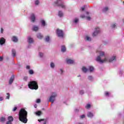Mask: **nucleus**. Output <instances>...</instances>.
I'll return each instance as SVG.
<instances>
[{
    "label": "nucleus",
    "mask_w": 124,
    "mask_h": 124,
    "mask_svg": "<svg viewBox=\"0 0 124 124\" xmlns=\"http://www.w3.org/2000/svg\"><path fill=\"white\" fill-rule=\"evenodd\" d=\"M18 119L23 124L28 123V112L24 108H21L18 113Z\"/></svg>",
    "instance_id": "1"
},
{
    "label": "nucleus",
    "mask_w": 124,
    "mask_h": 124,
    "mask_svg": "<svg viewBox=\"0 0 124 124\" xmlns=\"http://www.w3.org/2000/svg\"><path fill=\"white\" fill-rule=\"evenodd\" d=\"M117 60V56L113 55L110 56L109 58L105 57L104 60H100V58L98 57L97 61L100 62L101 63H103L104 62H116Z\"/></svg>",
    "instance_id": "2"
},
{
    "label": "nucleus",
    "mask_w": 124,
    "mask_h": 124,
    "mask_svg": "<svg viewBox=\"0 0 124 124\" xmlns=\"http://www.w3.org/2000/svg\"><path fill=\"white\" fill-rule=\"evenodd\" d=\"M28 87L31 90H37L38 89V84L37 81H30L28 84Z\"/></svg>",
    "instance_id": "3"
},
{
    "label": "nucleus",
    "mask_w": 124,
    "mask_h": 124,
    "mask_svg": "<svg viewBox=\"0 0 124 124\" xmlns=\"http://www.w3.org/2000/svg\"><path fill=\"white\" fill-rule=\"evenodd\" d=\"M97 52H99V56H98L96 57V62H100V63H101V62H100V61L97 60L98 58V57L100 58V61H103V60H104V59H102V57H104V59H105V58H107V57L106 56L105 52H104L103 51H98V50H97Z\"/></svg>",
    "instance_id": "4"
},
{
    "label": "nucleus",
    "mask_w": 124,
    "mask_h": 124,
    "mask_svg": "<svg viewBox=\"0 0 124 124\" xmlns=\"http://www.w3.org/2000/svg\"><path fill=\"white\" fill-rule=\"evenodd\" d=\"M54 4L57 6H59V7H61V8H65V5H64L63 0H57L54 2Z\"/></svg>",
    "instance_id": "5"
},
{
    "label": "nucleus",
    "mask_w": 124,
    "mask_h": 124,
    "mask_svg": "<svg viewBox=\"0 0 124 124\" xmlns=\"http://www.w3.org/2000/svg\"><path fill=\"white\" fill-rule=\"evenodd\" d=\"M57 96H58V93H57L52 92L51 93V96L49 97V101H50L52 103H54L56 99V97H57Z\"/></svg>",
    "instance_id": "6"
},
{
    "label": "nucleus",
    "mask_w": 124,
    "mask_h": 124,
    "mask_svg": "<svg viewBox=\"0 0 124 124\" xmlns=\"http://www.w3.org/2000/svg\"><path fill=\"white\" fill-rule=\"evenodd\" d=\"M56 33L58 37H61L62 38L63 37V31L61 29H57Z\"/></svg>",
    "instance_id": "7"
},
{
    "label": "nucleus",
    "mask_w": 124,
    "mask_h": 124,
    "mask_svg": "<svg viewBox=\"0 0 124 124\" xmlns=\"http://www.w3.org/2000/svg\"><path fill=\"white\" fill-rule=\"evenodd\" d=\"M99 33H100V28H99L98 27H96L95 28V30L93 31L92 35L93 36H96V35H97V34Z\"/></svg>",
    "instance_id": "8"
},
{
    "label": "nucleus",
    "mask_w": 124,
    "mask_h": 124,
    "mask_svg": "<svg viewBox=\"0 0 124 124\" xmlns=\"http://www.w3.org/2000/svg\"><path fill=\"white\" fill-rule=\"evenodd\" d=\"M87 116L88 118H90V119H93V117H94V113L92 111H88Z\"/></svg>",
    "instance_id": "9"
},
{
    "label": "nucleus",
    "mask_w": 124,
    "mask_h": 124,
    "mask_svg": "<svg viewBox=\"0 0 124 124\" xmlns=\"http://www.w3.org/2000/svg\"><path fill=\"white\" fill-rule=\"evenodd\" d=\"M66 62L68 64H73V63H74V60L70 59H67L66 60Z\"/></svg>",
    "instance_id": "10"
},
{
    "label": "nucleus",
    "mask_w": 124,
    "mask_h": 124,
    "mask_svg": "<svg viewBox=\"0 0 124 124\" xmlns=\"http://www.w3.org/2000/svg\"><path fill=\"white\" fill-rule=\"evenodd\" d=\"M30 19H31V21L32 22V23H34V22H35V19H36L35 14H32L31 15Z\"/></svg>",
    "instance_id": "11"
},
{
    "label": "nucleus",
    "mask_w": 124,
    "mask_h": 124,
    "mask_svg": "<svg viewBox=\"0 0 124 124\" xmlns=\"http://www.w3.org/2000/svg\"><path fill=\"white\" fill-rule=\"evenodd\" d=\"M39 30V26L34 25L32 27V31H37Z\"/></svg>",
    "instance_id": "12"
},
{
    "label": "nucleus",
    "mask_w": 124,
    "mask_h": 124,
    "mask_svg": "<svg viewBox=\"0 0 124 124\" xmlns=\"http://www.w3.org/2000/svg\"><path fill=\"white\" fill-rule=\"evenodd\" d=\"M4 43H5V39H4L3 37H1L0 39V45L2 46Z\"/></svg>",
    "instance_id": "13"
},
{
    "label": "nucleus",
    "mask_w": 124,
    "mask_h": 124,
    "mask_svg": "<svg viewBox=\"0 0 124 124\" xmlns=\"http://www.w3.org/2000/svg\"><path fill=\"white\" fill-rule=\"evenodd\" d=\"M28 41L30 44H31L32 43H33V39H32V38H31V37L29 36L28 38Z\"/></svg>",
    "instance_id": "14"
},
{
    "label": "nucleus",
    "mask_w": 124,
    "mask_h": 124,
    "mask_svg": "<svg viewBox=\"0 0 124 124\" xmlns=\"http://www.w3.org/2000/svg\"><path fill=\"white\" fill-rule=\"evenodd\" d=\"M41 23L42 25V27H46L47 26V24H46V21L44 19L41 20Z\"/></svg>",
    "instance_id": "15"
},
{
    "label": "nucleus",
    "mask_w": 124,
    "mask_h": 124,
    "mask_svg": "<svg viewBox=\"0 0 124 124\" xmlns=\"http://www.w3.org/2000/svg\"><path fill=\"white\" fill-rule=\"evenodd\" d=\"M36 36L38 39H42V38H43V35L40 33H38L36 35Z\"/></svg>",
    "instance_id": "16"
},
{
    "label": "nucleus",
    "mask_w": 124,
    "mask_h": 124,
    "mask_svg": "<svg viewBox=\"0 0 124 124\" xmlns=\"http://www.w3.org/2000/svg\"><path fill=\"white\" fill-rule=\"evenodd\" d=\"M85 40L86 41H92V38L89 35H86L84 38Z\"/></svg>",
    "instance_id": "17"
},
{
    "label": "nucleus",
    "mask_w": 124,
    "mask_h": 124,
    "mask_svg": "<svg viewBox=\"0 0 124 124\" xmlns=\"http://www.w3.org/2000/svg\"><path fill=\"white\" fill-rule=\"evenodd\" d=\"M12 40L13 42H18V37L15 36H13L12 37Z\"/></svg>",
    "instance_id": "18"
},
{
    "label": "nucleus",
    "mask_w": 124,
    "mask_h": 124,
    "mask_svg": "<svg viewBox=\"0 0 124 124\" xmlns=\"http://www.w3.org/2000/svg\"><path fill=\"white\" fill-rule=\"evenodd\" d=\"M14 79H15L14 76H12V77L10 78L9 82L10 85H11V84L13 83V81H14Z\"/></svg>",
    "instance_id": "19"
},
{
    "label": "nucleus",
    "mask_w": 124,
    "mask_h": 124,
    "mask_svg": "<svg viewBox=\"0 0 124 124\" xmlns=\"http://www.w3.org/2000/svg\"><path fill=\"white\" fill-rule=\"evenodd\" d=\"M16 50L14 49H13L12 50V55L13 58H15V57H16Z\"/></svg>",
    "instance_id": "20"
},
{
    "label": "nucleus",
    "mask_w": 124,
    "mask_h": 124,
    "mask_svg": "<svg viewBox=\"0 0 124 124\" xmlns=\"http://www.w3.org/2000/svg\"><path fill=\"white\" fill-rule=\"evenodd\" d=\"M82 71H83L84 72V73H87V72H88V71H89V69L87 68H86V67L83 66L82 68Z\"/></svg>",
    "instance_id": "21"
},
{
    "label": "nucleus",
    "mask_w": 124,
    "mask_h": 124,
    "mask_svg": "<svg viewBox=\"0 0 124 124\" xmlns=\"http://www.w3.org/2000/svg\"><path fill=\"white\" fill-rule=\"evenodd\" d=\"M66 51V48L65 47V46H61V52H62L64 53V52H65Z\"/></svg>",
    "instance_id": "22"
},
{
    "label": "nucleus",
    "mask_w": 124,
    "mask_h": 124,
    "mask_svg": "<svg viewBox=\"0 0 124 124\" xmlns=\"http://www.w3.org/2000/svg\"><path fill=\"white\" fill-rule=\"evenodd\" d=\"M89 70L90 72H93V71L94 70V68L93 67V66H90L89 67L88 71Z\"/></svg>",
    "instance_id": "23"
},
{
    "label": "nucleus",
    "mask_w": 124,
    "mask_h": 124,
    "mask_svg": "<svg viewBox=\"0 0 124 124\" xmlns=\"http://www.w3.org/2000/svg\"><path fill=\"white\" fill-rule=\"evenodd\" d=\"M88 79L89 81H91V82H93V81L94 80V78L92 76H88Z\"/></svg>",
    "instance_id": "24"
},
{
    "label": "nucleus",
    "mask_w": 124,
    "mask_h": 124,
    "mask_svg": "<svg viewBox=\"0 0 124 124\" xmlns=\"http://www.w3.org/2000/svg\"><path fill=\"white\" fill-rule=\"evenodd\" d=\"M91 107H92V104H87L85 106L86 109H90Z\"/></svg>",
    "instance_id": "25"
},
{
    "label": "nucleus",
    "mask_w": 124,
    "mask_h": 124,
    "mask_svg": "<svg viewBox=\"0 0 124 124\" xmlns=\"http://www.w3.org/2000/svg\"><path fill=\"white\" fill-rule=\"evenodd\" d=\"M13 120H14V118H13V117L12 116H9L8 117V120L9 122H13Z\"/></svg>",
    "instance_id": "26"
},
{
    "label": "nucleus",
    "mask_w": 124,
    "mask_h": 124,
    "mask_svg": "<svg viewBox=\"0 0 124 124\" xmlns=\"http://www.w3.org/2000/svg\"><path fill=\"white\" fill-rule=\"evenodd\" d=\"M78 22H79V19L78 18H75L74 20H73V23L74 24H77V23H78Z\"/></svg>",
    "instance_id": "27"
},
{
    "label": "nucleus",
    "mask_w": 124,
    "mask_h": 124,
    "mask_svg": "<svg viewBox=\"0 0 124 124\" xmlns=\"http://www.w3.org/2000/svg\"><path fill=\"white\" fill-rule=\"evenodd\" d=\"M109 10V8L108 7H105L103 9V11L104 12H107Z\"/></svg>",
    "instance_id": "28"
},
{
    "label": "nucleus",
    "mask_w": 124,
    "mask_h": 124,
    "mask_svg": "<svg viewBox=\"0 0 124 124\" xmlns=\"http://www.w3.org/2000/svg\"><path fill=\"white\" fill-rule=\"evenodd\" d=\"M58 16L59 17H62V16H63V13H62V11H59L58 12Z\"/></svg>",
    "instance_id": "29"
},
{
    "label": "nucleus",
    "mask_w": 124,
    "mask_h": 124,
    "mask_svg": "<svg viewBox=\"0 0 124 124\" xmlns=\"http://www.w3.org/2000/svg\"><path fill=\"white\" fill-rule=\"evenodd\" d=\"M45 40L46 42H49V41H50V37L49 36H46L45 38Z\"/></svg>",
    "instance_id": "30"
},
{
    "label": "nucleus",
    "mask_w": 124,
    "mask_h": 124,
    "mask_svg": "<svg viewBox=\"0 0 124 124\" xmlns=\"http://www.w3.org/2000/svg\"><path fill=\"white\" fill-rule=\"evenodd\" d=\"M84 93H85V91H84V90H79V94H80V95H83V94H84Z\"/></svg>",
    "instance_id": "31"
},
{
    "label": "nucleus",
    "mask_w": 124,
    "mask_h": 124,
    "mask_svg": "<svg viewBox=\"0 0 124 124\" xmlns=\"http://www.w3.org/2000/svg\"><path fill=\"white\" fill-rule=\"evenodd\" d=\"M0 122L1 123H4V122H5V118L4 117H1L0 119Z\"/></svg>",
    "instance_id": "32"
},
{
    "label": "nucleus",
    "mask_w": 124,
    "mask_h": 124,
    "mask_svg": "<svg viewBox=\"0 0 124 124\" xmlns=\"http://www.w3.org/2000/svg\"><path fill=\"white\" fill-rule=\"evenodd\" d=\"M111 27L112 29H115L116 27H117V24L116 23H113L111 24Z\"/></svg>",
    "instance_id": "33"
},
{
    "label": "nucleus",
    "mask_w": 124,
    "mask_h": 124,
    "mask_svg": "<svg viewBox=\"0 0 124 124\" xmlns=\"http://www.w3.org/2000/svg\"><path fill=\"white\" fill-rule=\"evenodd\" d=\"M10 98V94L9 93H6V99H9Z\"/></svg>",
    "instance_id": "34"
},
{
    "label": "nucleus",
    "mask_w": 124,
    "mask_h": 124,
    "mask_svg": "<svg viewBox=\"0 0 124 124\" xmlns=\"http://www.w3.org/2000/svg\"><path fill=\"white\" fill-rule=\"evenodd\" d=\"M39 56L40 58H43V56H44V54L42 52H39Z\"/></svg>",
    "instance_id": "35"
},
{
    "label": "nucleus",
    "mask_w": 124,
    "mask_h": 124,
    "mask_svg": "<svg viewBox=\"0 0 124 124\" xmlns=\"http://www.w3.org/2000/svg\"><path fill=\"white\" fill-rule=\"evenodd\" d=\"M50 67H51V68H54L55 63H54L53 62H51L50 63Z\"/></svg>",
    "instance_id": "36"
},
{
    "label": "nucleus",
    "mask_w": 124,
    "mask_h": 124,
    "mask_svg": "<svg viewBox=\"0 0 124 124\" xmlns=\"http://www.w3.org/2000/svg\"><path fill=\"white\" fill-rule=\"evenodd\" d=\"M105 95L106 96H109V95H110V93L109 92H106L105 93Z\"/></svg>",
    "instance_id": "37"
},
{
    "label": "nucleus",
    "mask_w": 124,
    "mask_h": 124,
    "mask_svg": "<svg viewBox=\"0 0 124 124\" xmlns=\"http://www.w3.org/2000/svg\"><path fill=\"white\" fill-rule=\"evenodd\" d=\"M4 100V97L3 96H0V101H3Z\"/></svg>",
    "instance_id": "38"
},
{
    "label": "nucleus",
    "mask_w": 124,
    "mask_h": 124,
    "mask_svg": "<svg viewBox=\"0 0 124 124\" xmlns=\"http://www.w3.org/2000/svg\"><path fill=\"white\" fill-rule=\"evenodd\" d=\"M35 114L37 116H40L41 115V111H37L35 112Z\"/></svg>",
    "instance_id": "39"
},
{
    "label": "nucleus",
    "mask_w": 124,
    "mask_h": 124,
    "mask_svg": "<svg viewBox=\"0 0 124 124\" xmlns=\"http://www.w3.org/2000/svg\"><path fill=\"white\" fill-rule=\"evenodd\" d=\"M119 74L120 76H122V75H123V74H124V72L122 70H120Z\"/></svg>",
    "instance_id": "40"
},
{
    "label": "nucleus",
    "mask_w": 124,
    "mask_h": 124,
    "mask_svg": "<svg viewBox=\"0 0 124 124\" xmlns=\"http://www.w3.org/2000/svg\"><path fill=\"white\" fill-rule=\"evenodd\" d=\"M35 4L36 5H38V4H39V0H36V1H35Z\"/></svg>",
    "instance_id": "41"
},
{
    "label": "nucleus",
    "mask_w": 124,
    "mask_h": 124,
    "mask_svg": "<svg viewBox=\"0 0 124 124\" xmlns=\"http://www.w3.org/2000/svg\"><path fill=\"white\" fill-rule=\"evenodd\" d=\"M63 70H62V69H60L59 70V73L62 75L63 73Z\"/></svg>",
    "instance_id": "42"
},
{
    "label": "nucleus",
    "mask_w": 124,
    "mask_h": 124,
    "mask_svg": "<svg viewBox=\"0 0 124 124\" xmlns=\"http://www.w3.org/2000/svg\"><path fill=\"white\" fill-rule=\"evenodd\" d=\"M29 74L31 75H32V74H33V71L32 70H30L29 71Z\"/></svg>",
    "instance_id": "43"
},
{
    "label": "nucleus",
    "mask_w": 124,
    "mask_h": 124,
    "mask_svg": "<svg viewBox=\"0 0 124 124\" xmlns=\"http://www.w3.org/2000/svg\"><path fill=\"white\" fill-rule=\"evenodd\" d=\"M86 117V115L85 114H83L80 116V119H84Z\"/></svg>",
    "instance_id": "44"
},
{
    "label": "nucleus",
    "mask_w": 124,
    "mask_h": 124,
    "mask_svg": "<svg viewBox=\"0 0 124 124\" xmlns=\"http://www.w3.org/2000/svg\"><path fill=\"white\" fill-rule=\"evenodd\" d=\"M86 19H87L88 21H90L91 20V18L90 16H86Z\"/></svg>",
    "instance_id": "45"
},
{
    "label": "nucleus",
    "mask_w": 124,
    "mask_h": 124,
    "mask_svg": "<svg viewBox=\"0 0 124 124\" xmlns=\"http://www.w3.org/2000/svg\"><path fill=\"white\" fill-rule=\"evenodd\" d=\"M23 80H24V81H27V80H28V77H24Z\"/></svg>",
    "instance_id": "46"
},
{
    "label": "nucleus",
    "mask_w": 124,
    "mask_h": 124,
    "mask_svg": "<svg viewBox=\"0 0 124 124\" xmlns=\"http://www.w3.org/2000/svg\"><path fill=\"white\" fill-rule=\"evenodd\" d=\"M40 101H41L40 99H38L36 100V103H40Z\"/></svg>",
    "instance_id": "47"
},
{
    "label": "nucleus",
    "mask_w": 124,
    "mask_h": 124,
    "mask_svg": "<svg viewBox=\"0 0 124 124\" xmlns=\"http://www.w3.org/2000/svg\"><path fill=\"white\" fill-rule=\"evenodd\" d=\"M16 110H17V107H15V108L13 109V112H15V111H16Z\"/></svg>",
    "instance_id": "48"
},
{
    "label": "nucleus",
    "mask_w": 124,
    "mask_h": 124,
    "mask_svg": "<svg viewBox=\"0 0 124 124\" xmlns=\"http://www.w3.org/2000/svg\"><path fill=\"white\" fill-rule=\"evenodd\" d=\"M81 10H82V11H84L85 10V7H82L81 8Z\"/></svg>",
    "instance_id": "49"
},
{
    "label": "nucleus",
    "mask_w": 124,
    "mask_h": 124,
    "mask_svg": "<svg viewBox=\"0 0 124 124\" xmlns=\"http://www.w3.org/2000/svg\"><path fill=\"white\" fill-rule=\"evenodd\" d=\"M80 17H81V18H85L86 17L85 15H81Z\"/></svg>",
    "instance_id": "50"
},
{
    "label": "nucleus",
    "mask_w": 124,
    "mask_h": 124,
    "mask_svg": "<svg viewBox=\"0 0 124 124\" xmlns=\"http://www.w3.org/2000/svg\"><path fill=\"white\" fill-rule=\"evenodd\" d=\"M6 124H12V122L10 121H8L6 123Z\"/></svg>",
    "instance_id": "51"
},
{
    "label": "nucleus",
    "mask_w": 124,
    "mask_h": 124,
    "mask_svg": "<svg viewBox=\"0 0 124 124\" xmlns=\"http://www.w3.org/2000/svg\"><path fill=\"white\" fill-rule=\"evenodd\" d=\"M26 68L27 69H30V68H31V67L29 65H28L26 66Z\"/></svg>",
    "instance_id": "52"
},
{
    "label": "nucleus",
    "mask_w": 124,
    "mask_h": 124,
    "mask_svg": "<svg viewBox=\"0 0 124 124\" xmlns=\"http://www.w3.org/2000/svg\"><path fill=\"white\" fill-rule=\"evenodd\" d=\"M75 112H79V109H77V108H76L75 109Z\"/></svg>",
    "instance_id": "53"
},
{
    "label": "nucleus",
    "mask_w": 124,
    "mask_h": 124,
    "mask_svg": "<svg viewBox=\"0 0 124 124\" xmlns=\"http://www.w3.org/2000/svg\"><path fill=\"white\" fill-rule=\"evenodd\" d=\"M0 32L1 33H2V32H3V29L2 28H1Z\"/></svg>",
    "instance_id": "54"
},
{
    "label": "nucleus",
    "mask_w": 124,
    "mask_h": 124,
    "mask_svg": "<svg viewBox=\"0 0 124 124\" xmlns=\"http://www.w3.org/2000/svg\"><path fill=\"white\" fill-rule=\"evenodd\" d=\"M2 60H3L2 57H0V62H1V61H2Z\"/></svg>",
    "instance_id": "55"
},
{
    "label": "nucleus",
    "mask_w": 124,
    "mask_h": 124,
    "mask_svg": "<svg viewBox=\"0 0 124 124\" xmlns=\"http://www.w3.org/2000/svg\"><path fill=\"white\" fill-rule=\"evenodd\" d=\"M34 108H36L37 107V105H35L34 106Z\"/></svg>",
    "instance_id": "56"
},
{
    "label": "nucleus",
    "mask_w": 124,
    "mask_h": 124,
    "mask_svg": "<svg viewBox=\"0 0 124 124\" xmlns=\"http://www.w3.org/2000/svg\"><path fill=\"white\" fill-rule=\"evenodd\" d=\"M86 14H87V15H89L90 14V13L89 12H87Z\"/></svg>",
    "instance_id": "57"
},
{
    "label": "nucleus",
    "mask_w": 124,
    "mask_h": 124,
    "mask_svg": "<svg viewBox=\"0 0 124 124\" xmlns=\"http://www.w3.org/2000/svg\"><path fill=\"white\" fill-rule=\"evenodd\" d=\"M81 76L80 75H78V77H80Z\"/></svg>",
    "instance_id": "58"
},
{
    "label": "nucleus",
    "mask_w": 124,
    "mask_h": 124,
    "mask_svg": "<svg viewBox=\"0 0 124 124\" xmlns=\"http://www.w3.org/2000/svg\"><path fill=\"white\" fill-rule=\"evenodd\" d=\"M78 124H82L81 123H79Z\"/></svg>",
    "instance_id": "59"
}]
</instances>
